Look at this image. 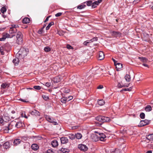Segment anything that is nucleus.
<instances>
[{
  "label": "nucleus",
  "instance_id": "052dcab7",
  "mask_svg": "<svg viewBox=\"0 0 153 153\" xmlns=\"http://www.w3.org/2000/svg\"><path fill=\"white\" fill-rule=\"evenodd\" d=\"M43 31L42 28H41V29L39 30H38V32L39 34H41L42 33Z\"/></svg>",
  "mask_w": 153,
  "mask_h": 153
},
{
  "label": "nucleus",
  "instance_id": "37998d69",
  "mask_svg": "<svg viewBox=\"0 0 153 153\" xmlns=\"http://www.w3.org/2000/svg\"><path fill=\"white\" fill-rule=\"evenodd\" d=\"M6 122L2 118H0V125H3Z\"/></svg>",
  "mask_w": 153,
  "mask_h": 153
},
{
  "label": "nucleus",
  "instance_id": "c03bdc74",
  "mask_svg": "<svg viewBox=\"0 0 153 153\" xmlns=\"http://www.w3.org/2000/svg\"><path fill=\"white\" fill-rule=\"evenodd\" d=\"M140 117L141 118L143 119L145 117V114L143 113H141L140 114Z\"/></svg>",
  "mask_w": 153,
  "mask_h": 153
},
{
  "label": "nucleus",
  "instance_id": "a211bd4d",
  "mask_svg": "<svg viewBox=\"0 0 153 153\" xmlns=\"http://www.w3.org/2000/svg\"><path fill=\"white\" fill-rule=\"evenodd\" d=\"M51 144L52 146L53 147L57 146L58 145L57 141L56 140H54L51 142Z\"/></svg>",
  "mask_w": 153,
  "mask_h": 153
},
{
  "label": "nucleus",
  "instance_id": "4d7b16f0",
  "mask_svg": "<svg viewBox=\"0 0 153 153\" xmlns=\"http://www.w3.org/2000/svg\"><path fill=\"white\" fill-rule=\"evenodd\" d=\"M51 85V83L50 82H47L45 83V85L48 87H49Z\"/></svg>",
  "mask_w": 153,
  "mask_h": 153
},
{
  "label": "nucleus",
  "instance_id": "473e14b6",
  "mask_svg": "<svg viewBox=\"0 0 153 153\" xmlns=\"http://www.w3.org/2000/svg\"><path fill=\"white\" fill-rule=\"evenodd\" d=\"M86 6V5L84 4H82L81 5H79L77 7V8L78 9H82L84 8Z\"/></svg>",
  "mask_w": 153,
  "mask_h": 153
},
{
  "label": "nucleus",
  "instance_id": "de8ad7c7",
  "mask_svg": "<svg viewBox=\"0 0 153 153\" xmlns=\"http://www.w3.org/2000/svg\"><path fill=\"white\" fill-rule=\"evenodd\" d=\"M66 48L68 49H73V47L69 44H68L66 45Z\"/></svg>",
  "mask_w": 153,
  "mask_h": 153
},
{
  "label": "nucleus",
  "instance_id": "13d9d810",
  "mask_svg": "<svg viewBox=\"0 0 153 153\" xmlns=\"http://www.w3.org/2000/svg\"><path fill=\"white\" fill-rule=\"evenodd\" d=\"M2 49H3L2 47H1L0 48V52L1 53L2 55H4V52H3V51H2Z\"/></svg>",
  "mask_w": 153,
  "mask_h": 153
},
{
  "label": "nucleus",
  "instance_id": "9b49d317",
  "mask_svg": "<svg viewBox=\"0 0 153 153\" xmlns=\"http://www.w3.org/2000/svg\"><path fill=\"white\" fill-rule=\"evenodd\" d=\"M117 71H119L122 67V64L120 63L117 62L115 64Z\"/></svg>",
  "mask_w": 153,
  "mask_h": 153
},
{
  "label": "nucleus",
  "instance_id": "423d86ee",
  "mask_svg": "<svg viewBox=\"0 0 153 153\" xmlns=\"http://www.w3.org/2000/svg\"><path fill=\"white\" fill-rule=\"evenodd\" d=\"M150 120H141L139 126L140 127L144 126L149 124L150 122Z\"/></svg>",
  "mask_w": 153,
  "mask_h": 153
},
{
  "label": "nucleus",
  "instance_id": "5fc2aeb1",
  "mask_svg": "<svg viewBox=\"0 0 153 153\" xmlns=\"http://www.w3.org/2000/svg\"><path fill=\"white\" fill-rule=\"evenodd\" d=\"M62 13H61V12L57 13H56L55 14V16L56 17L59 16H61L62 14Z\"/></svg>",
  "mask_w": 153,
  "mask_h": 153
},
{
  "label": "nucleus",
  "instance_id": "2f4dec72",
  "mask_svg": "<svg viewBox=\"0 0 153 153\" xmlns=\"http://www.w3.org/2000/svg\"><path fill=\"white\" fill-rule=\"evenodd\" d=\"M54 24V23L53 22H51L47 26V27L46 28V30H48L50 28V27L52 25Z\"/></svg>",
  "mask_w": 153,
  "mask_h": 153
},
{
  "label": "nucleus",
  "instance_id": "0e129e2a",
  "mask_svg": "<svg viewBox=\"0 0 153 153\" xmlns=\"http://www.w3.org/2000/svg\"><path fill=\"white\" fill-rule=\"evenodd\" d=\"M114 153H120V152L119 150L117 149L115 151Z\"/></svg>",
  "mask_w": 153,
  "mask_h": 153
},
{
  "label": "nucleus",
  "instance_id": "39448f33",
  "mask_svg": "<svg viewBox=\"0 0 153 153\" xmlns=\"http://www.w3.org/2000/svg\"><path fill=\"white\" fill-rule=\"evenodd\" d=\"M18 25H11V27H10L9 30V33L11 34H12L16 33L17 31L16 27H18Z\"/></svg>",
  "mask_w": 153,
  "mask_h": 153
},
{
  "label": "nucleus",
  "instance_id": "c85d7f7f",
  "mask_svg": "<svg viewBox=\"0 0 153 153\" xmlns=\"http://www.w3.org/2000/svg\"><path fill=\"white\" fill-rule=\"evenodd\" d=\"M98 103L100 105H103L105 103V102L103 100H99L98 101Z\"/></svg>",
  "mask_w": 153,
  "mask_h": 153
},
{
  "label": "nucleus",
  "instance_id": "79ce46f5",
  "mask_svg": "<svg viewBox=\"0 0 153 153\" xmlns=\"http://www.w3.org/2000/svg\"><path fill=\"white\" fill-rule=\"evenodd\" d=\"M129 84H128L127 85H122L120 83H118L117 85V86L118 88H121L123 86H126L128 87L129 86Z\"/></svg>",
  "mask_w": 153,
  "mask_h": 153
},
{
  "label": "nucleus",
  "instance_id": "dca6fc26",
  "mask_svg": "<svg viewBox=\"0 0 153 153\" xmlns=\"http://www.w3.org/2000/svg\"><path fill=\"white\" fill-rule=\"evenodd\" d=\"M30 114L32 115H35V116H39L40 115V113L39 112L37 111L36 110H34L32 111Z\"/></svg>",
  "mask_w": 153,
  "mask_h": 153
},
{
  "label": "nucleus",
  "instance_id": "9d476101",
  "mask_svg": "<svg viewBox=\"0 0 153 153\" xmlns=\"http://www.w3.org/2000/svg\"><path fill=\"white\" fill-rule=\"evenodd\" d=\"M61 142L62 144L66 143L68 142V140L67 137H62L60 139Z\"/></svg>",
  "mask_w": 153,
  "mask_h": 153
},
{
  "label": "nucleus",
  "instance_id": "49530a36",
  "mask_svg": "<svg viewBox=\"0 0 153 153\" xmlns=\"http://www.w3.org/2000/svg\"><path fill=\"white\" fill-rule=\"evenodd\" d=\"M21 117H24L26 118H27V117L26 115L25 112H23L21 114Z\"/></svg>",
  "mask_w": 153,
  "mask_h": 153
},
{
  "label": "nucleus",
  "instance_id": "4468645a",
  "mask_svg": "<svg viewBox=\"0 0 153 153\" xmlns=\"http://www.w3.org/2000/svg\"><path fill=\"white\" fill-rule=\"evenodd\" d=\"M21 142V140L19 139H15L13 142V144L14 146H17Z\"/></svg>",
  "mask_w": 153,
  "mask_h": 153
},
{
  "label": "nucleus",
  "instance_id": "c9c22d12",
  "mask_svg": "<svg viewBox=\"0 0 153 153\" xmlns=\"http://www.w3.org/2000/svg\"><path fill=\"white\" fill-rule=\"evenodd\" d=\"M125 79L127 82H129L130 80V76L129 75L127 74L125 76Z\"/></svg>",
  "mask_w": 153,
  "mask_h": 153
},
{
  "label": "nucleus",
  "instance_id": "3c124183",
  "mask_svg": "<svg viewBox=\"0 0 153 153\" xmlns=\"http://www.w3.org/2000/svg\"><path fill=\"white\" fill-rule=\"evenodd\" d=\"M91 40H88L85 41L84 42V45H87L88 44L91 43Z\"/></svg>",
  "mask_w": 153,
  "mask_h": 153
},
{
  "label": "nucleus",
  "instance_id": "6ab92c4d",
  "mask_svg": "<svg viewBox=\"0 0 153 153\" xmlns=\"http://www.w3.org/2000/svg\"><path fill=\"white\" fill-rule=\"evenodd\" d=\"M31 148L34 151H36L38 149L39 147L36 144H33L31 146Z\"/></svg>",
  "mask_w": 153,
  "mask_h": 153
},
{
  "label": "nucleus",
  "instance_id": "b1692460",
  "mask_svg": "<svg viewBox=\"0 0 153 153\" xmlns=\"http://www.w3.org/2000/svg\"><path fill=\"white\" fill-rule=\"evenodd\" d=\"M62 79V78L61 77L59 76H58L56 77L54 79V81L56 82H60Z\"/></svg>",
  "mask_w": 153,
  "mask_h": 153
},
{
  "label": "nucleus",
  "instance_id": "20e7f679",
  "mask_svg": "<svg viewBox=\"0 0 153 153\" xmlns=\"http://www.w3.org/2000/svg\"><path fill=\"white\" fill-rule=\"evenodd\" d=\"M45 118L48 121L52 123L53 125H56L58 124L57 122L55 121V119L52 117H51L49 116L46 115Z\"/></svg>",
  "mask_w": 153,
  "mask_h": 153
},
{
  "label": "nucleus",
  "instance_id": "ea45409f",
  "mask_svg": "<svg viewBox=\"0 0 153 153\" xmlns=\"http://www.w3.org/2000/svg\"><path fill=\"white\" fill-rule=\"evenodd\" d=\"M44 50L45 51L48 52L50 51L51 48L47 46L45 48Z\"/></svg>",
  "mask_w": 153,
  "mask_h": 153
},
{
  "label": "nucleus",
  "instance_id": "6e6552de",
  "mask_svg": "<svg viewBox=\"0 0 153 153\" xmlns=\"http://www.w3.org/2000/svg\"><path fill=\"white\" fill-rule=\"evenodd\" d=\"M78 148L81 150L83 151H85L88 149L87 147L85 145L82 144L79 145L78 146Z\"/></svg>",
  "mask_w": 153,
  "mask_h": 153
},
{
  "label": "nucleus",
  "instance_id": "4c0bfd02",
  "mask_svg": "<svg viewBox=\"0 0 153 153\" xmlns=\"http://www.w3.org/2000/svg\"><path fill=\"white\" fill-rule=\"evenodd\" d=\"M1 11L2 13H4L7 10V9L5 7H2L1 9Z\"/></svg>",
  "mask_w": 153,
  "mask_h": 153
},
{
  "label": "nucleus",
  "instance_id": "4be33fe9",
  "mask_svg": "<svg viewBox=\"0 0 153 153\" xmlns=\"http://www.w3.org/2000/svg\"><path fill=\"white\" fill-rule=\"evenodd\" d=\"M100 3L98 2L97 1H95L92 3V8H95L97 7V6L98 5L99 3Z\"/></svg>",
  "mask_w": 153,
  "mask_h": 153
},
{
  "label": "nucleus",
  "instance_id": "f3484780",
  "mask_svg": "<svg viewBox=\"0 0 153 153\" xmlns=\"http://www.w3.org/2000/svg\"><path fill=\"white\" fill-rule=\"evenodd\" d=\"M104 58V53L102 51H100L99 53V59L100 60H102Z\"/></svg>",
  "mask_w": 153,
  "mask_h": 153
},
{
  "label": "nucleus",
  "instance_id": "338daca9",
  "mask_svg": "<svg viewBox=\"0 0 153 153\" xmlns=\"http://www.w3.org/2000/svg\"><path fill=\"white\" fill-rule=\"evenodd\" d=\"M112 60H113V62H114V65L116 63H117V61H116V60H115V59H114L113 58H112Z\"/></svg>",
  "mask_w": 153,
  "mask_h": 153
},
{
  "label": "nucleus",
  "instance_id": "e2e57ef3",
  "mask_svg": "<svg viewBox=\"0 0 153 153\" xmlns=\"http://www.w3.org/2000/svg\"><path fill=\"white\" fill-rule=\"evenodd\" d=\"M6 39L4 37V36L2 35V37L0 38V41H4Z\"/></svg>",
  "mask_w": 153,
  "mask_h": 153
},
{
  "label": "nucleus",
  "instance_id": "7c9ffc66",
  "mask_svg": "<svg viewBox=\"0 0 153 153\" xmlns=\"http://www.w3.org/2000/svg\"><path fill=\"white\" fill-rule=\"evenodd\" d=\"M75 136L76 138L78 139H81L82 137L81 134L79 133L76 134Z\"/></svg>",
  "mask_w": 153,
  "mask_h": 153
},
{
  "label": "nucleus",
  "instance_id": "bb28decb",
  "mask_svg": "<svg viewBox=\"0 0 153 153\" xmlns=\"http://www.w3.org/2000/svg\"><path fill=\"white\" fill-rule=\"evenodd\" d=\"M68 136V137L71 140L74 139L75 137V135L72 134H69Z\"/></svg>",
  "mask_w": 153,
  "mask_h": 153
},
{
  "label": "nucleus",
  "instance_id": "5701e85b",
  "mask_svg": "<svg viewBox=\"0 0 153 153\" xmlns=\"http://www.w3.org/2000/svg\"><path fill=\"white\" fill-rule=\"evenodd\" d=\"M16 42L18 44H21L23 42V39L22 38H16Z\"/></svg>",
  "mask_w": 153,
  "mask_h": 153
},
{
  "label": "nucleus",
  "instance_id": "864d4df0",
  "mask_svg": "<svg viewBox=\"0 0 153 153\" xmlns=\"http://www.w3.org/2000/svg\"><path fill=\"white\" fill-rule=\"evenodd\" d=\"M132 87H130L129 88H125L124 89H123V90L124 91H130L131 90V89H132Z\"/></svg>",
  "mask_w": 153,
  "mask_h": 153
},
{
  "label": "nucleus",
  "instance_id": "a19ab883",
  "mask_svg": "<svg viewBox=\"0 0 153 153\" xmlns=\"http://www.w3.org/2000/svg\"><path fill=\"white\" fill-rule=\"evenodd\" d=\"M61 151L62 152H63L65 153H68L69 152V150L67 149L62 148L61 149Z\"/></svg>",
  "mask_w": 153,
  "mask_h": 153
},
{
  "label": "nucleus",
  "instance_id": "f704fd0d",
  "mask_svg": "<svg viewBox=\"0 0 153 153\" xmlns=\"http://www.w3.org/2000/svg\"><path fill=\"white\" fill-rule=\"evenodd\" d=\"M60 101L62 102L63 103H66V101H67L66 97H63L61 99Z\"/></svg>",
  "mask_w": 153,
  "mask_h": 153
},
{
  "label": "nucleus",
  "instance_id": "393cba45",
  "mask_svg": "<svg viewBox=\"0 0 153 153\" xmlns=\"http://www.w3.org/2000/svg\"><path fill=\"white\" fill-rule=\"evenodd\" d=\"M152 110V107L149 105H147L145 108V110L148 112L151 111Z\"/></svg>",
  "mask_w": 153,
  "mask_h": 153
},
{
  "label": "nucleus",
  "instance_id": "f03ea898",
  "mask_svg": "<svg viewBox=\"0 0 153 153\" xmlns=\"http://www.w3.org/2000/svg\"><path fill=\"white\" fill-rule=\"evenodd\" d=\"M28 50L25 48L21 49L18 53L16 54V56L19 57L20 59L24 58L26 56L28 52Z\"/></svg>",
  "mask_w": 153,
  "mask_h": 153
},
{
  "label": "nucleus",
  "instance_id": "a18cd8bd",
  "mask_svg": "<svg viewBox=\"0 0 153 153\" xmlns=\"http://www.w3.org/2000/svg\"><path fill=\"white\" fill-rule=\"evenodd\" d=\"M33 88L36 90H40L41 89V87L39 86H33Z\"/></svg>",
  "mask_w": 153,
  "mask_h": 153
},
{
  "label": "nucleus",
  "instance_id": "412c9836",
  "mask_svg": "<svg viewBox=\"0 0 153 153\" xmlns=\"http://www.w3.org/2000/svg\"><path fill=\"white\" fill-rule=\"evenodd\" d=\"M138 59L143 63L147 62L148 60L147 59L144 57H138Z\"/></svg>",
  "mask_w": 153,
  "mask_h": 153
},
{
  "label": "nucleus",
  "instance_id": "ddd939ff",
  "mask_svg": "<svg viewBox=\"0 0 153 153\" xmlns=\"http://www.w3.org/2000/svg\"><path fill=\"white\" fill-rule=\"evenodd\" d=\"M110 33L115 37L119 36L121 35V33L118 32L112 31H111Z\"/></svg>",
  "mask_w": 153,
  "mask_h": 153
},
{
  "label": "nucleus",
  "instance_id": "1a4fd4ad",
  "mask_svg": "<svg viewBox=\"0 0 153 153\" xmlns=\"http://www.w3.org/2000/svg\"><path fill=\"white\" fill-rule=\"evenodd\" d=\"M98 137L99 139L101 141H104L105 138L106 137L105 135L103 133H99Z\"/></svg>",
  "mask_w": 153,
  "mask_h": 153
},
{
  "label": "nucleus",
  "instance_id": "a878e982",
  "mask_svg": "<svg viewBox=\"0 0 153 153\" xmlns=\"http://www.w3.org/2000/svg\"><path fill=\"white\" fill-rule=\"evenodd\" d=\"M22 126V123L21 122H17L15 125V127L17 128H19Z\"/></svg>",
  "mask_w": 153,
  "mask_h": 153
},
{
  "label": "nucleus",
  "instance_id": "f8f14e48",
  "mask_svg": "<svg viewBox=\"0 0 153 153\" xmlns=\"http://www.w3.org/2000/svg\"><path fill=\"white\" fill-rule=\"evenodd\" d=\"M91 137L93 141L95 142L99 140L98 135L93 134L91 135Z\"/></svg>",
  "mask_w": 153,
  "mask_h": 153
},
{
  "label": "nucleus",
  "instance_id": "f257e3e1",
  "mask_svg": "<svg viewBox=\"0 0 153 153\" xmlns=\"http://www.w3.org/2000/svg\"><path fill=\"white\" fill-rule=\"evenodd\" d=\"M143 144L146 147L150 148L153 146V134L147 135L144 140L142 141Z\"/></svg>",
  "mask_w": 153,
  "mask_h": 153
},
{
  "label": "nucleus",
  "instance_id": "e433bc0d",
  "mask_svg": "<svg viewBox=\"0 0 153 153\" xmlns=\"http://www.w3.org/2000/svg\"><path fill=\"white\" fill-rule=\"evenodd\" d=\"M86 2L87 5L88 6H91V5H92V3L91 1H87L84 2V3H85Z\"/></svg>",
  "mask_w": 153,
  "mask_h": 153
},
{
  "label": "nucleus",
  "instance_id": "bf43d9fd",
  "mask_svg": "<svg viewBox=\"0 0 153 153\" xmlns=\"http://www.w3.org/2000/svg\"><path fill=\"white\" fill-rule=\"evenodd\" d=\"M47 153H53V152L52 150L49 149L47 151Z\"/></svg>",
  "mask_w": 153,
  "mask_h": 153
},
{
  "label": "nucleus",
  "instance_id": "6e6d98bb",
  "mask_svg": "<svg viewBox=\"0 0 153 153\" xmlns=\"http://www.w3.org/2000/svg\"><path fill=\"white\" fill-rule=\"evenodd\" d=\"M97 40V37H94L92 39L90 40H91V41H90L91 43L93 42L94 41H96Z\"/></svg>",
  "mask_w": 153,
  "mask_h": 153
},
{
  "label": "nucleus",
  "instance_id": "0eeeda50",
  "mask_svg": "<svg viewBox=\"0 0 153 153\" xmlns=\"http://www.w3.org/2000/svg\"><path fill=\"white\" fill-rule=\"evenodd\" d=\"M12 125L11 124H8L7 126L3 127V129L4 132L7 133L8 132L9 130L10 129H11V126Z\"/></svg>",
  "mask_w": 153,
  "mask_h": 153
},
{
  "label": "nucleus",
  "instance_id": "774afa93",
  "mask_svg": "<svg viewBox=\"0 0 153 153\" xmlns=\"http://www.w3.org/2000/svg\"><path fill=\"white\" fill-rule=\"evenodd\" d=\"M143 65L144 66L146 67H149L148 65L146 64L143 63Z\"/></svg>",
  "mask_w": 153,
  "mask_h": 153
},
{
  "label": "nucleus",
  "instance_id": "7ed1b4c3",
  "mask_svg": "<svg viewBox=\"0 0 153 153\" xmlns=\"http://www.w3.org/2000/svg\"><path fill=\"white\" fill-rule=\"evenodd\" d=\"M96 120L103 123L108 122L110 121L109 118L102 116H99L95 118Z\"/></svg>",
  "mask_w": 153,
  "mask_h": 153
},
{
  "label": "nucleus",
  "instance_id": "8fccbe9b",
  "mask_svg": "<svg viewBox=\"0 0 153 153\" xmlns=\"http://www.w3.org/2000/svg\"><path fill=\"white\" fill-rule=\"evenodd\" d=\"M42 97L43 99L45 100H47L49 98V97H48V96L46 95H43Z\"/></svg>",
  "mask_w": 153,
  "mask_h": 153
},
{
  "label": "nucleus",
  "instance_id": "680f3d73",
  "mask_svg": "<svg viewBox=\"0 0 153 153\" xmlns=\"http://www.w3.org/2000/svg\"><path fill=\"white\" fill-rule=\"evenodd\" d=\"M103 88V87L102 85H100L97 87V88L98 89H101L102 88Z\"/></svg>",
  "mask_w": 153,
  "mask_h": 153
},
{
  "label": "nucleus",
  "instance_id": "603ef678",
  "mask_svg": "<svg viewBox=\"0 0 153 153\" xmlns=\"http://www.w3.org/2000/svg\"><path fill=\"white\" fill-rule=\"evenodd\" d=\"M141 0H134L133 2V4H136L140 2Z\"/></svg>",
  "mask_w": 153,
  "mask_h": 153
},
{
  "label": "nucleus",
  "instance_id": "cd10ccee",
  "mask_svg": "<svg viewBox=\"0 0 153 153\" xmlns=\"http://www.w3.org/2000/svg\"><path fill=\"white\" fill-rule=\"evenodd\" d=\"M19 59H20V58H19V57L18 58L17 57L15 58L13 60V62L15 64H18L19 62Z\"/></svg>",
  "mask_w": 153,
  "mask_h": 153
},
{
  "label": "nucleus",
  "instance_id": "c756f323",
  "mask_svg": "<svg viewBox=\"0 0 153 153\" xmlns=\"http://www.w3.org/2000/svg\"><path fill=\"white\" fill-rule=\"evenodd\" d=\"M9 86V84L8 83H3L1 85V87L3 88H8Z\"/></svg>",
  "mask_w": 153,
  "mask_h": 153
},
{
  "label": "nucleus",
  "instance_id": "aec40b11",
  "mask_svg": "<svg viewBox=\"0 0 153 153\" xmlns=\"http://www.w3.org/2000/svg\"><path fill=\"white\" fill-rule=\"evenodd\" d=\"M3 36L6 39L7 38H11L14 36V35H10L8 33H3Z\"/></svg>",
  "mask_w": 153,
  "mask_h": 153
},
{
  "label": "nucleus",
  "instance_id": "58836bf2",
  "mask_svg": "<svg viewBox=\"0 0 153 153\" xmlns=\"http://www.w3.org/2000/svg\"><path fill=\"white\" fill-rule=\"evenodd\" d=\"M30 22V20H22V23L24 24L29 23Z\"/></svg>",
  "mask_w": 153,
  "mask_h": 153
},
{
  "label": "nucleus",
  "instance_id": "09e8293b",
  "mask_svg": "<svg viewBox=\"0 0 153 153\" xmlns=\"http://www.w3.org/2000/svg\"><path fill=\"white\" fill-rule=\"evenodd\" d=\"M67 98V101H69L73 98V97L72 96H69L67 97H66Z\"/></svg>",
  "mask_w": 153,
  "mask_h": 153
},
{
  "label": "nucleus",
  "instance_id": "2eb2a0df",
  "mask_svg": "<svg viewBox=\"0 0 153 153\" xmlns=\"http://www.w3.org/2000/svg\"><path fill=\"white\" fill-rule=\"evenodd\" d=\"M11 144L9 142H6L3 144V146L4 148L6 149H9L10 147Z\"/></svg>",
  "mask_w": 153,
  "mask_h": 153
},
{
  "label": "nucleus",
  "instance_id": "72a5a7b5",
  "mask_svg": "<svg viewBox=\"0 0 153 153\" xmlns=\"http://www.w3.org/2000/svg\"><path fill=\"white\" fill-rule=\"evenodd\" d=\"M16 38H22L23 35L22 33L20 32H18L16 35Z\"/></svg>",
  "mask_w": 153,
  "mask_h": 153
},
{
  "label": "nucleus",
  "instance_id": "69168bd1",
  "mask_svg": "<svg viewBox=\"0 0 153 153\" xmlns=\"http://www.w3.org/2000/svg\"><path fill=\"white\" fill-rule=\"evenodd\" d=\"M30 19L29 18L27 17H25L24 18H23V17H21V19Z\"/></svg>",
  "mask_w": 153,
  "mask_h": 153
}]
</instances>
